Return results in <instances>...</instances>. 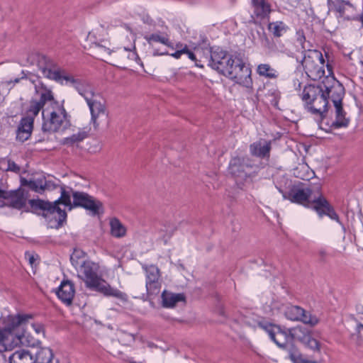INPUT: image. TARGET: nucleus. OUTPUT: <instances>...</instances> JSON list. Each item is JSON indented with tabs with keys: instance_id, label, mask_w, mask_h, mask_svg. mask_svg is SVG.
I'll use <instances>...</instances> for the list:
<instances>
[{
	"instance_id": "1",
	"label": "nucleus",
	"mask_w": 363,
	"mask_h": 363,
	"mask_svg": "<svg viewBox=\"0 0 363 363\" xmlns=\"http://www.w3.org/2000/svg\"><path fill=\"white\" fill-rule=\"evenodd\" d=\"M32 315L18 314L9 315L5 320V328L0 330V351L11 350L20 344L29 347L35 345V340H29L28 322Z\"/></svg>"
},
{
	"instance_id": "2",
	"label": "nucleus",
	"mask_w": 363,
	"mask_h": 363,
	"mask_svg": "<svg viewBox=\"0 0 363 363\" xmlns=\"http://www.w3.org/2000/svg\"><path fill=\"white\" fill-rule=\"evenodd\" d=\"M77 269L78 277L85 282L88 288L99 291L105 296H113L121 301L127 300V295L125 293L111 287L98 276L99 267L95 263L83 260Z\"/></svg>"
},
{
	"instance_id": "3",
	"label": "nucleus",
	"mask_w": 363,
	"mask_h": 363,
	"mask_svg": "<svg viewBox=\"0 0 363 363\" xmlns=\"http://www.w3.org/2000/svg\"><path fill=\"white\" fill-rule=\"evenodd\" d=\"M43 74L45 77L55 80L62 84L65 80L66 84H70L77 90L86 101L96 96L94 88L89 82L80 78L75 77L69 74L65 70L60 68L44 67L42 69Z\"/></svg>"
},
{
	"instance_id": "4",
	"label": "nucleus",
	"mask_w": 363,
	"mask_h": 363,
	"mask_svg": "<svg viewBox=\"0 0 363 363\" xmlns=\"http://www.w3.org/2000/svg\"><path fill=\"white\" fill-rule=\"evenodd\" d=\"M28 203L34 210H43L44 217L54 218L57 222V224L54 225L55 228L61 226L67 217L65 211L61 209L59 205L63 204L72 209L70 195L63 188L61 189L60 198L53 203L40 199H31Z\"/></svg>"
},
{
	"instance_id": "5",
	"label": "nucleus",
	"mask_w": 363,
	"mask_h": 363,
	"mask_svg": "<svg viewBox=\"0 0 363 363\" xmlns=\"http://www.w3.org/2000/svg\"><path fill=\"white\" fill-rule=\"evenodd\" d=\"M43 123L42 129L43 132L55 133L64 129L67 122V114L62 104L54 99L50 104L47 106L42 112Z\"/></svg>"
},
{
	"instance_id": "6",
	"label": "nucleus",
	"mask_w": 363,
	"mask_h": 363,
	"mask_svg": "<svg viewBox=\"0 0 363 363\" xmlns=\"http://www.w3.org/2000/svg\"><path fill=\"white\" fill-rule=\"evenodd\" d=\"M228 170L237 184L241 186L252 181L259 167L248 157L236 156L231 159Z\"/></svg>"
},
{
	"instance_id": "7",
	"label": "nucleus",
	"mask_w": 363,
	"mask_h": 363,
	"mask_svg": "<svg viewBox=\"0 0 363 363\" xmlns=\"http://www.w3.org/2000/svg\"><path fill=\"white\" fill-rule=\"evenodd\" d=\"M301 99L312 113L319 115L321 118L325 116L328 111V101L320 84L305 86Z\"/></svg>"
},
{
	"instance_id": "8",
	"label": "nucleus",
	"mask_w": 363,
	"mask_h": 363,
	"mask_svg": "<svg viewBox=\"0 0 363 363\" xmlns=\"http://www.w3.org/2000/svg\"><path fill=\"white\" fill-rule=\"evenodd\" d=\"M306 73L312 80H319L325 77V60L319 50H308L302 61Z\"/></svg>"
},
{
	"instance_id": "9",
	"label": "nucleus",
	"mask_w": 363,
	"mask_h": 363,
	"mask_svg": "<svg viewBox=\"0 0 363 363\" xmlns=\"http://www.w3.org/2000/svg\"><path fill=\"white\" fill-rule=\"evenodd\" d=\"M328 69V75L320 83L327 100L330 99L334 106L341 104L345 94L343 86L333 76V67L328 60L325 65Z\"/></svg>"
},
{
	"instance_id": "10",
	"label": "nucleus",
	"mask_w": 363,
	"mask_h": 363,
	"mask_svg": "<svg viewBox=\"0 0 363 363\" xmlns=\"http://www.w3.org/2000/svg\"><path fill=\"white\" fill-rule=\"evenodd\" d=\"M224 76L234 79L238 84L247 88L252 87L251 69L238 57H234L233 65L229 67Z\"/></svg>"
},
{
	"instance_id": "11",
	"label": "nucleus",
	"mask_w": 363,
	"mask_h": 363,
	"mask_svg": "<svg viewBox=\"0 0 363 363\" xmlns=\"http://www.w3.org/2000/svg\"><path fill=\"white\" fill-rule=\"evenodd\" d=\"M208 65L213 69L225 75L229 67L233 65L234 57L228 55L226 52L216 48L209 51Z\"/></svg>"
},
{
	"instance_id": "12",
	"label": "nucleus",
	"mask_w": 363,
	"mask_h": 363,
	"mask_svg": "<svg viewBox=\"0 0 363 363\" xmlns=\"http://www.w3.org/2000/svg\"><path fill=\"white\" fill-rule=\"evenodd\" d=\"M142 268L145 272L147 294L150 296L158 294L162 286L160 270L154 264H143Z\"/></svg>"
},
{
	"instance_id": "13",
	"label": "nucleus",
	"mask_w": 363,
	"mask_h": 363,
	"mask_svg": "<svg viewBox=\"0 0 363 363\" xmlns=\"http://www.w3.org/2000/svg\"><path fill=\"white\" fill-rule=\"evenodd\" d=\"M38 92L40 94V99L39 100L33 99L30 101L26 116L31 118L33 121L42 108L44 106H49L54 97L52 92L45 88H42Z\"/></svg>"
},
{
	"instance_id": "14",
	"label": "nucleus",
	"mask_w": 363,
	"mask_h": 363,
	"mask_svg": "<svg viewBox=\"0 0 363 363\" xmlns=\"http://www.w3.org/2000/svg\"><path fill=\"white\" fill-rule=\"evenodd\" d=\"M271 340L274 342L279 347L286 349L289 352L290 358L295 361L298 354L292 352L294 346L291 341L289 329L281 330L279 326L275 328L274 332H272Z\"/></svg>"
},
{
	"instance_id": "15",
	"label": "nucleus",
	"mask_w": 363,
	"mask_h": 363,
	"mask_svg": "<svg viewBox=\"0 0 363 363\" xmlns=\"http://www.w3.org/2000/svg\"><path fill=\"white\" fill-rule=\"evenodd\" d=\"M286 317L291 320L301 321L305 324L314 326L318 323V318L312 315L302 308L297 306H291L285 311Z\"/></svg>"
},
{
	"instance_id": "16",
	"label": "nucleus",
	"mask_w": 363,
	"mask_h": 363,
	"mask_svg": "<svg viewBox=\"0 0 363 363\" xmlns=\"http://www.w3.org/2000/svg\"><path fill=\"white\" fill-rule=\"evenodd\" d=\"M72 197L74 206H82L94 213H96L101 206L100 201H95L91 196L84 192L73 191Z\"/></svg>"
},
{
	"instance_id": "17",
	"label": "nucleus",
	"mask_w": 363,
	"mask_h": 363,
	"mask_svg": "<svg viewBox=\"0 0 363 363\" xmlns=\"http://www.w3.org/2000/svg\"><path fill=\"white\" fill-rule=\"evenodd\" d=\"M291 341L298 340L313 350H319L318 342L313 338L306 329L302 327H295L289 329Z\"/></svg>"
},
{
	"instance_id": "18",
	"label": "nucleus",
	"mask_w": 363,
	"mask_h": 363,
	"mask_svg": "<svg viewBox=\"0 0 363 363\" xmlns=\"http://www.w3.org/2000/svg\"><path fill=\"white\" fill-rule=\"evenodd\" d=\"M311 194L312 190L310 188L296 186L286 194H284V199L290 200L291 202L306 206L308 203H309Z\"/></svg>"
},
{
	"instance_id": "19",
	"label": "nucleus",
	"mask_w": 363,
	"mask_h": 363,
	"mask_svg": "<svg viewBox=\"0 0 363 363\" xmlns=\"http://www.w3.org/2000/svg\"><path fill=\"white\" fill-rule=\"evenodd\" d=\"M3 199H4V206L21 209L25 206L27 197L23 190L18 189L13 191H5Z\"/></svg>"
},
{
	"instance_id": "20",
	"label": "nucleus",
	"mask_w": 363,
	"mask_h": 363,
	"mask_svg": "<svg viewBox=\"0 0 363 363\" xmlns=\"http://www.w3.org/2000/svg\"><path fill=\"white\" fill-rule=\"evenodd\" d=\"M313 208L318 213L320 217L326 215L331 219L340 222L338 215L324 197L319 196L315 199L313 201Z\"/></svg>"
},
{
	"instance_id": "21",
	"label": "nucleus",
	"mask_w": 363,
	"mask_h": 363,
	"mask_svg": "<svg viewBox=\"0 0 363 363\" xmlns=\"http://www.w3.org/2000/svg\"><path fill=\"white\" fill-rule=\"evenodd\" d=\"M91 113V123L95 129L98 128L99 118L105 113L106 108L103 103L98 100V96L86 101Z\"/></svg>"
},
{
	"instance_id": "22",
	"label": "nucleus",
	"mask_w": 363,
	"mask_h": 363,
	"mask_svg": "<svg viewBox=\"0 0 363 363\" xmlns=\"http://www.w3.org/2000/svg\"><path fill=\"white\" fill-rule=\"evenodd\" d=\"M144 38L149 44V45L151 46L152 48L154 50V55H164L168 54L167 51L160 52L159 50L155 49V44L157 43L164 45L167 47L173 48L172 43L170 42L167 35H161L160 33H156L150 35H147Z\"/></svg>"
},
{
	"instance_id": "23",
	"label": "nucleus",
	"mask_w": 363,
	"mask_h": 363,
	"mask_svg": "<svg viewBox=\"0 0 363 363\" xmlns=\"http://www.w3.org/2000/svg\"><path fill=\"white\" fill-rule=\"evenodd\" d=\"M74 294V284L69 281H63L57 291L58 298L67 306L72 304Z\"/></svg>"
},
{
	"instance_id": "24",
	"label": "nucleus",
	"mask_w": 363,
	"mask_h": 363,
	"mask_svg": "<svg viewBox=\"0 0 363 363\" xmlns=\"http://www.w3.org/2000/svg\"><path fill=\"white\" fill-rule=\"evenodd\" d=\"M87 40L90 41L94 45L96 49L95 53L101 57H106L110 55L111 52H115L114 48H111L108 45V42L102 40H96L95 34L93 32L89 33L87 35Z\"/></svg>"
},
{
	"instance_id": "25",
	"label": "nucleus",
	"mask_w": 363,
	"mask_h": 363,
	"mask_svg": "<svg viewBox=\"0 0 363 363\" xmlns=\"http://www.w3.org/2000/svg\"><path fill=\"white\" fill-rule=\"evenodd\" d=\"M253 16L256 20H264L269 18L272 9L266 0H252Z\"/></svg>"
},
{
	"instance_id": "26",
	"label": "nucleus",
	"mask_w": 363,
	"mask_h": 363,
	"mask_svg": "<svg viewBox=\"0 0 363 363\" xmlns=\"http://www.w3.org/2000/svg\"><path fill=\"white\" fill-rule=\"evenodd\" d=\"M33 356L35 363H59V360L54 357L52 350L47 347H38Z\"/></svg>"
},
{
	"instance_id": "27",
	"label": "nucleus",
	"mask_w": 363,
	"mask_h": 363,
	"mask_svg": "<svg viewBox=\"0 0 363 363\" xmlns=\"http://www.w3.org/2000/svg\"><path fill=\"white\" fill-rule=\"evenodd\" d=\"M33 128V120L30 117H24L21 119L18 128L16 138L21 142L28 140L32 133Z\"/></svg>"
},
{
	"instance_id": "28",
	"label": "nucleus",
	"mask_w": 363,
	"mask_h": 363,
	"mask_svg": "<svg viewBox=\"0 0 363 363\" xmlns=\"http://www.w3.org/2000/svg\"><path fill=\"white\" fill-rule=\"evenodd\" d=\"M329 11H333L339 14V16H345L346 12L352 10V5L343 0H328Z\"/></svg>"
},
{
	"instance_id": "29",
	"label": "nucleus",
	"mask_w": 363,
	"mask_h": 363,
	"mask_svg": "<svg viewBox=\"0 0 363 363\" xmlns=\"http://www.w3.org/2000/svg\"><path fill=\"white\" fill-rule=\"evenodd\" d=\"M9 363H35L33 352L28 350H19L9 357Z\"/></svg>"
},
{
	"instance_id": "30",
	"label": "nucleus",
	"mask_w": 363,
	"mask_h": 363,
	"mask_svg": "<svg viewBox=\"0 0 363 363\" xmlns=\"http://www.w3.org/2000/svg\"><path fill=\"white\" fill-rule=\"evenodd\" d=\"M334 106L335 109V116L332 123V127L336 128L347 127L349 125L350 118L346 117V113L343 110L342 104Z\"/></svg>"
},
{
	"instance_id": "31",
	"label": "nucleus",
	"mask_w": 363,
	"mask_h": 363,
	"mask_svg": "<svg viewBox=\"0 0 363 363\" xmlns=\"http://www.w3.org/2000/svg\"><path fill=\"white\" fill-rule=\"evenodd\" d=\"M250 150L254 156L264 157L269 153L270 144L266 141L259 140L252 143L250 147Z\"/></svg>"
},
{
	"instance_id": "32",
	"label": "nucleus",
	"mask_w": 363,
	"mask_h": 363,
	"mask_svg": "<svg viewBox=\"0 0 363 363\" xmlns=\"http://www.w3.org/2000/svg\"><path fill=\"white\" fill-rule=\"evenodd\" d=\"M162 306L165 308L174 307L179 301L184 300V296L178 294H174L164 290L162 294Z\"/></svg>"
},
{
	"instance_id": "33",
	"label": "nucleus",
	"mask_w": 363,
	"mask_h": 363,
	"mask_svg": "<svg viewBox=\"0 0 363 363\" xmlns=\"http://www.w3.org/2000/svg\"><path fill=\"white\" fill-rule=\"evenodd\" d=\"M22 184L27 185L30 189L38 193L43 192L45 189L48 187V184L44 177H41L30 181L23 179Z\"/></svg>"
},
{
	"instance_id": "34",
	"label": "nucleus",
	"mask_w": 363,
	"mask_h": 363,
	"mask_svg": "<svg viewBox=\"0 0 363 363\" xmlns=\"http://www.w3.org/2000/svg\"><path fill=\"white\" fill-rule=\"evenodd\" d=\"M111 233L113 237L121 238L125 235V228L120 222V220L116 218H112L110 220Z\"/></svg>"
},
{
	"instance_id": "35",
	"label": "nucleus",
	"mask_w": 363,
	"mask_h": 363,
	"mask_svg": "<svg viewBox=\"0 0 363 363\" xmlns=\"http://www.w3.org/2000/svg\"><path fill=\"white\" fill-rule=\"evenodd\" d=\"M288 27L282 21L272 22L268 24L269 30L274 37H281L287 30Z\"/></svg>"
},
{
	"instance_id": "36",
	"label": "nucleus",
	"mask_w": 363,
	"mask_h": 363,
	"mask_svg": "<svg viewBox=\"0 0 363 363\" xmlns=\"http://www.w3.org/2000/svg\"><path fill=\"white\" fill-rule=\"evenodd\" d=\"M257 72L260 76H263L269 79H276L278 77L277 71L273 69L268 64H261L258 65Z\"/></svg>"
},
{
	"instance_id": "37",
	"label": "nucleus",
	"mask_w": 363,
	"mask_h": 363,
	"mask_svg": "<svg viewBox=\"0 0 363 363\" xmlns=\"http://www.w3.org/2000/svg\"><path fill=\"white\" fill-rule=\"evenodd\" d=\"M342 53L347 60L351 61V63L356 65L359 63L360 55L362 54V48L348 52L347 50H343Z\"/></svg>"
},
{
	"instance_id": "38",
	"label": "nucleus",
	"mask_w": 363,
	"mask_h": 363,
	"mask_svg": "<svg viewBox=\"0 0 363 363\" xmlns=\"http://www.w3.org/2000/svg\"><path fill=\"white\" fill-rule=\"evenodd\" d=\"M86 135L85 133H78L77 134H73L70 137L64 138L62 143L64 145H72L74 143L82 141L86 138Z\"/></svg>"
},
{
	"instance_id": "39",
	"label": "nucleus",
	"mask_w": 363,
	"mask_h": 363,
	"mask_svg": "<svg viewBox=\"0 0 363 363\" xmlns=\"http://www.w3.org/2000/svg\"><path fill=\"white\" fill-rule=\"evenodd\" d=\"M257 325L264 330L269 334V337L272 336V332H274L275 328L278 327L264 320H258Z\"/></svg>"
},
{
	"instance_id": "40",
	"label": "nucleus",
	"mask_w": 363,
	"mask_h": 363,
	"mask_svg": "<svg viewBox=\"0 0 363 363\" xmlns=\"http://www.w3.org/2000/svg\"><path fill=\"white\" fill-rule=\"evenodd\" d=\"M83 255V252L80 250H74L70 257V261L72 265L77 269L78 267L82 264L79 259Z\"/></svg>"
},
{
	"instance_id": "41",
	"label": "nucleus",
	"mask_w": 363,
	"mask_h": 363,
	"mask_svg": "<svg viewBox=\"0 0 363 363\" xmlns=\"http://www.w3.org/2000/svg\"><path fill=\"white\" fill-rule=\"evenodd\" d=\"M30 329L33 330L36 334L39 335L43 333V326L40 323H33L29 326Z\"/></svg>"
},
{
	"instance_id": "42",
	"label": "nucleus",
	"mask_w": 363,
	"mask_h": 363,
	"mask_svg": "<svg viewBox=\"0 0 363 363\" xmlns=\"http://www.w3.org/2000/svg\"><path fill=\"white\" fill-rule=\"evenodd\" d=\"M186 50V47H184L182 49L177 50V52L171 54V56H172L174 58H179L182 54H184Z\"/></svg>"
},
{
	"instance_id": "43",
	"label": "nucleus",
	"mask_w": 363,
	"mask_h": 363,
	"mask_svg": "<svg viewBox=\"0 0 363 363\" xmlns=\"http://www.w3.org/2000/svg\"><path fill=\"white\" fill-rule=\"evenodd\" d=\"M184 47H186V51H185L184 54H186L189 59H191L193 61H195L196 60V55H195V54L194 52H192L191 51H190L187 48L186 45H185Z\"/></svg>"
},
{
	"instance_id": "44",
	"label": "nucleus",
	"mask_w": 363,
	"mask_h": 363,
	"mask_svg": "<svg viewBox=\"0 0 363 363\" xmlns=\"http://www.w3.org/2000/svg\"><path fill=\"white\" fill-rule=\"evenodd\" d=\"M9 169L16 172L19 171L20 168L13 162L12 164H9Z\"/></svg>"
},
{
	"instance_id": "45",
	"label": "nucleus",
	"mask_w": 363,
	"mask_h": 363,
	"mask_svg": "<svg viewBox=\"0 0 363 363\" xmlns=\"http://www.w3.org/2000/svg\"><path fill=\"white\" fill-rule=\"evenodd\" d=\"M297 35L298 40L300 42L301 44H303V42L305 40V36L303 32H297Z\"/></svg>"
},
{
	"instance_id": "46",
	"label": "nucleus",
	"mask_w": 363,
	"mask_h": 363,
	"mask_svg": "<svg viewBox=\"0 0 363 363\" xmlns=\"http://www.w3.org/2000/svg\"><path fill=\"white\" fill-rule=\"evenodd\" d=\"M357 331L360 335H363V325L362 324H359L357 325Z\"/></svg>"
},
{
	"instance_id": "47",
	"label": "nucleus",
	"mask_w": 363,
	"mask_h": 363,
	"mask_svg": "<svg viewBox=\"0 0 363 363\" xmlns=\"http://www.w3.org/2000/svg\"><path fill=\"white\" fill-rule=\"evenodd\" d=\"M28 260H29V263L33 265L35 261V259L33 255H30L29 256V258H28Z\"/></svg>"
},
{
	"instance_id": "48",
	"label": "nucleus",
	"mask_w": 363,
	"mask_h": 363,
	"mask_svg": "<svg viewBox=\"0 0 363 363\" xmlns=\"http://www.w3.org/2000/svg\"><path fill=\"white\" fill-rule=\"evenodd\" d=\"M358 64L363 65V47H362V54L360 55Z\"/></svg>"
},
{
	"instance_id": "49",
	"label": "nucleus",
	"mask_w": 363,
	"mask_h": 363,
	"mask_svg": "<svg viewBox=\"0 0 363 363\" xmlns=\"http://www.w3.org/2000/svg\"><path fill=\"white\" fill-rule=\"evenodd\" d=\"M170 237H171V234H168L167 236L163 238L164 244L167 243V241H168V240L169 239Z\"/></svg>"
},
{
	"instance_id": "50",
	"label": "nucleus",
	"mask_w": 363,
	"mask_h": 363,
	"mask_svg": "<svg viewBox=\"0 0 363 363\" xmlns=\"http://www.w3.org/2000/svg\"><path fill=\"white\" fill-rule=\"evenodd\" d=\"M4 191H5L0 189V198H3V196L4 194Z\"/></svg>"
},
{
	"instance_id": "51",
	"label": "nucleus",
	"mask_w": 363,
	"mask_h": 363,
	"mask_svg": "<svg viewBox=\"0 0 363 363\" xmlns=\"http://www.w3.org/2000/svg\"><path fill=\"white\" fill-rule=\"evenodd\" d=\"M319 253H320V255L321 256H325V252L324 250H320Z\"/></svg>"
},
{
	"instance_id": "52",
	"label": "nucleus",
	"mask_w": 363,
	"mask_h": 363,
	"mask_svg": "<svg viewBox=\"0 0 363 363\" xmlns=\"http://www.w3.org/2000/svg\"><path fill=\"white\" fill-rule=\"evenodd\" d=\"M19 82V79H16L14 80V82H15V83H17V82Z\"/></svg>"
},
{
	"instance_id": "53",
	"label": "nucleus",
	"mask_w": 363,
	"mask_h": 363,
	"mask_svg": "<svg viewBox=\"0 0 363 363\" xmlns=\"http://www.w3.org/2000/svg\"><path fill=\"white\" fill-rule=\"evenodd\" d=\"M303 363H311L309 361H304Z\"/></svg>"
},
{
	"instance_id": "54",
	"label": "nucleus",
	"mask_w": 363,
	"mask_h": 363,
	"mask_svg": "<svg viewBox=\"0 0 363 363\" xmlns=\"http://www.w3.org/2000/svg\"><path fill=\"white\" fill-rule=\"evenodd\" d=\"M311 363H317V362H311Z\"/></svg>"
}]
</instances>
